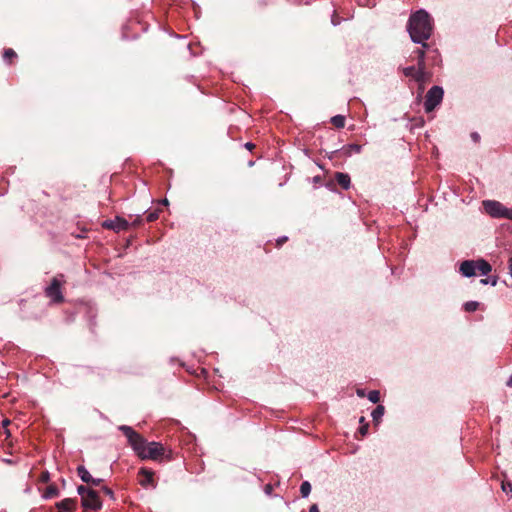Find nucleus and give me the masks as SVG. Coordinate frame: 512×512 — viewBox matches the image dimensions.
Returning <instances> with one entry per match:
<instances>
[{
    "label": "nucleus",
    "mask_w": 512,
    "mask_h": 512,
    "mask_svg": "<svg viewBox=\"0 0 512 512\" xmlns=\"http://www.w3.org/2000/svg\"><path fill=\"white\" fill-rule=\"evenodd\" d=\"M444 91L440 86H433L426 95L424 107L426 112H432L443 99Z\"/></svg>",
    "instance_id": "6"
},
{
    "label": "nucleus",
    "mask_w": 512,
    "mask_h": 512,
    "mask_svg": "<svg viewBox=\"0 0 512 512\" xmlns=\"http://www.w3.org/2000/svg\"><path fill=\"white\" fill-rule=\"evenodd\" d=\"M416 70L417 71H425L426 70L425 59L417 60Z\"/></svg>",
    "instance_id": "29"
},
{
    "label": "nucleus",
    "mask_w": 512,
    "mask_h": 512,
    "mask_svg": "<svg viewBox=\"0 0 512 512\" xmlns=\"http://www.w3.org/2000/svg\"><path fill=\"white\" fill-rule=\"evenodd\" d=\"M475 265L476 270L482 275H487L492 269L491 265L485 260H478L475 262Z\"/></svg>",
    "instance_id": "14"
},
{
    "label": "nucleus",
    "mask_w": 512,
    "mask_h": 512,
    "mask_svg": "<svg viewBox=\"0 0 512 512\" xmlns=\"http://www.w3.org/2000/svg\"><path fill=\"white\" fill-rule=\"evenodd\" d=\"M460 272L466 277H471V276L475 275V273H476L475 262L471 261V260L463 261L460 265Z\"/></svg>",
    "instance_id": "11"
},
{
    "label": "nucleus",
    "mask_w": 512,
    "mask_h": 512,
    "mask_svg": "<svg viewBox=\"0 0 512 512\" xmlns=\"http://www.w3.org/2000/svg\"><path fill=\"white\" fill-rule=\"evenodd\" d=\"M385 408L382 405H378L372 412L373 421L379 422L384 415Z\"/></svg>",
    "instance_id": "18"
},
{
    "label": "nucleus",
    "mask_w": 512,
    "mask_h": 512,
    "mask_svg": "<svg viewBox=\"0 0 512 512\" xmlns=\"http://www.w3.org/2000/svg\"><path fill=\"white\" fill-rule=\"evenodd\" d=\"M480 283L483 284V285H486L488 283H491V285L495 286L496 283H497V278L494 277L493 279H489V278H485V279H481L480 280Z\"/></svg>",
    "instance_id": "31"
},
{
    "label": "nucleus",
    "mask_w": 512,
    "mask_h": 512,
    "mask_svg": "<svg viewBox=\"0 0 512 512\" xmlns=\"http://www.w3.org/2000/svg\"><path fill=\"white\" fill-rule=\"evenodd\" d=\"M81 504L84 508V510L92 509V510H98L102 507V502L100 500V497L98 493L93 490L89 491L86 496H84L83 499H81Z\"/></svg>",
    "instance_id": "7"
},
{
    "label": "nucleus",
    "mask_w": 512,
    "mask_h": 512,
    "mask_svg": "<svg viewBox=\"0 0 512 512\" xmlns=\"http://www.w3.org/2000/svg\"><path fill=\"white\" fill-rule=\"evenodd\" d=\"M309 512H319V508L316 504H313L310 509H309Z\"/></svg>",
    "instance_id": "39"
},
{
    "label": "nucleus",
    "mask_w": 512,
    "mask_h": 512,
    "mask_svg": "<svg viewBox=\"0 0 512 512\" xmlns=\"http://www.w3.org/2000/svg\"><path fill=\"white\" fill-rule=\"evenodd\" d=\"M271 490H272V486H271V485H266V487H265V491H266L267 493H270V492H271Z\"/></svg>",
    "instance_id": "40"
},
{
    "label": "nucleus",
    "mask_w": 512,
    "mask_h": 512,
    "mask_svg": "<svg viewBox=\"0 0 512 512\" xmlns=\"http://www.w3.org/2000/svg\"><path fill=\"white\" fill-rule=\"evenodd\" d=\"M403 74L406 76V77H411L413 79H415L416 77V74H417V70H416V67L415 66H409V67H405L403 68Z\"/></svg>",
    "instance_id": "22"
},
{
    "label": "nucleus",
    "mask_w": 512,
    "mask_h": 512,
    "mask_svg": "<svg viewBox=\"0 0 512 512\" xmlns=\"http://www.w3.org/2000/svg\"><path fill=\"white\" fill-rule=\"evenodd\" d=\"M142 223V219L140 216H137L134 221L132 222V226L134 227H138L139 225H141Z\"/></svg>",
    "instance_id": "35"
},
{
    "label": "nucleus",
    "mask_w": 512,
    "mask_h": 512,
    "mask_svg": "<svg viewBox=\"0 0 512 512\" xmlns=\"http://www.w3.org/2000/svg\"><path fill=\"white\" fill-rule=\"evenodd\" d=\"M9 423H10V421H9V420H7V419L3 421V425H4V426H7Z\"/></svg>",
    "instance_id": "44"
},
{
    "label": "nucleus",
    "mask_w": 512,
    "mask_h": 512,
    "mask_svg": "<svg viewBox=\"0 0 512 512\" xmlns=\"http://www.w3.org/2000/svg\"><path fill=\"white\" fill-rule=\"evenodd\" d=\"M483 207L487 214L494 218H504L512 220V208H508L499 201H483Z\"/></svg>",
    "instance_id": "3"
},
{
    "label": "nucleus",
    "mask_w": 512,
    "mask_h": 512,
    "mask_svg": "<svg viewBox=\"0 0 512 512\" xmlns=\"http://www.w3.org/2000/svg\"><path fill=\"white\" fill-rule=\"evenodd\" d=\"M357 393H358V395H359V396H361V397H363V396H364V391H363V390H358V391H357Z\"/></svg>",
    "instance_id": "42"
},
{
    "label": "nucleus",
    "mask_w": 512,
    "mask_h": 512,
    "mask_svg": "<svg viewBox=\"0 0 512 512\" xmlns=\"http://www.w3.org/2000/svg\"><path fill=\"white\" fill-rule=\"evenodd\" d=\"M425 48L426 47L422 46V48H417L415 51H413V54L417 60L425 59Z\"/></svg>",
    "instance_id": "26"
},
{
    "label": "nucleus",
    "mask_w": 512,
    "mask_h": 512,
    "mask_svg": "<svg viewBox=\"0 0 512 512\" xmlns=\"http://www.w3.org/2000/svg\"><path fill=\"white\" fill-rule=\"evenodd\" d=\"M507 385L512 387V376L507 381Z\"/></svg>",
    "instance_id": "41"
},
{
    "label": "nucleus",
    "mask_w": 512,
    "mask_h": 512,
    "mask_svg": "<svg viewBox=\"0 0 512 512\" xmlns=\"http://www.w3.org/2000/svg\"><path fill=\"white\" fill-rule=\"evenodd\" d=\"M431 73L428 71H418L415 77V81L419 84V88L421 91L424 90V85L431 81Z\"/></svg>",
    "instance_id": "12"
},
{
    "label": "nucleus",
    "mask_w": 512,
    "mask_h": 512,
    "mask_svg": "<svg viewBox=\"0 0 512 512\" xmlns=\"http://www.w3.org/2000/svg\"><path fill=\"white\" fill-rule=\"evenodd\" d=\"M471 138L475 143H477L480 140V135L477 132H473L471 133Z\"/></svg>",
    "instance_id": "36"
},
{
    "label": "nucleus",
    "mask_w": 512,
    "mask_h": 512,
    "mask_svg": "<svg viewBox=\"0 0 512 512\" xmlns=\"http://www.w3.org/2000/svg\"><path fill=\"white\" fill-rule=\"evenodd\" d=\"M502 490L506 493L512 492V483L502 482Z\"/></svg>",
    "instance_id": "30"
},
{
    "label": "nucleus",
    "mask_w": 512,
    "mask_h": 512,
    "mask_svg": "<svg viewBox=\"0 0 512 512\" xmlns=\"http://www.w3.org/2000/svg\"><path fill=\"white\" fill-rule=\"evenodd\" d=\"M154 472L152 470L141 468L139 471V483L143 487H147L149 485L154 486Z\"/></svg>",
    "instance_id": "10"
},
{
    "label": "nucleus",
    "mask_w": 512,
    "mask_h": 512,
    "mask_svg": "<svg viewBox=\"0 0 512 512\" xmlns=\"http://www.w3.org/2000/svg\"><path fill=\"white\" fill-rule=\"evenodd\" d=\"M91 480L92 481H89L88 484L92 485V486H100V484L103 482L102 479L98 478V479H95L93 477H91Z\"/></svg>",
    "instance_id": "32"
},
{
    "label": "nucleus",
    "mask_w": 512,
    "mask_h": 512,
    "mask_svg": "<svg viewBox=\"0 0 512 512\" xmlns=\"http://www.w3.org/2000/svg\"><path fill=\"white\" fill-rule=\"evenodd\" d=\"M359 432L361 433L362 436H365L368 433V424L365 423L364 425H362L359 428Z\"/></svg>",
    "instance_id": "33"
},
{
    "label": "nucleus",
    "mask_w": 512,
    "mask_h": 512,
    "mask_svg": "<svg viewBox=\"0 0 512 512\" xmlns=\"http://www.w3.org/2000/svg\"><path fill=\"white\" fill-rule=\"evenodd\" d=\"M77 474L81 478V480L85 483H89L91 480V474L84 466H78L77 468Z\"/></svg>",
    "instance_id": "17"
},
{
    "label": "nucleus",
    "mask_w": 512,
    "mask_h": 512,
    "mask_svg": "<svg viewBox=\"0 0 512 512\" xmlns=\"http://www.w3.org/2000/svg\"><path fill=\"white\" fill-rule=\"evenodd\" d=\"M172 451L166 449L163 444L159 442H146L144 451L139 455L142 459H151L154 461H161L164 458L170 460L172 458Z\"/></svg>",
    "instance_id": "2"
},
{
    "label": "nucleus",
    "mask_w": 512,
    "mask_h": 512,
    "mask_svg": "<svg viewBox=\"0 0 512 512\" xmlns=\"http://www.w3.org/2000/svg\"><path fill=\"white\" fill-rule=\"evenodd\" d=\"M407 29L413 42L421 43L423 47H428L426 40L431 37L432 23L426 11L419 10L412 14L409 18Z\"/></svg>",
    "instance_id": "1"
},
{
    "label": "nucleus",
    "mask_w": 512,
    "mask_h": 512,
    "mask_svg": "<svg viewBox=\"0 0 512 512\" xmlns=\"http://www.w3.org/2000/svg\"><path fill=\"white\" fill-rule=\"evenodd\" d=\"M255 147H256L255 144H253L251 142H247L245 144V148L248 149L249 151H252Z\"/></svg>",
    "instance_id": "37"
},
{
    "label": "nucleus",
    "mask_w": 512,
    "mask_h": 512,
    "mask_svg": "<svg viewBox=\"0 0 512 512\" xmlns=\"http://www.w3.org/2000/svg\"><path fill=\"white\" fill-rule=\"evenodd\" d=\"M359 422H360L361 424H363V425H364V424H365V423H364V422H365V418L362 416V417L360 418Z\"/></svg>",
    "instance_id": "43"
},
{
    "label": "nucleus",
    "mask_w": 512,
    "mask_h": 512,
    "mask_svg": "<svg viewBox=\"0 0 512 512\" xmlns=\"http://www.w3.org/2000/svg\"><path fill=\"white\" fill-rule=\"evenodd\" d=\"M17 58V53L12 48H6L3 52V59L9 65L13 63V61Z\"/></svg>",
    "instance_id": "16"
},
{
    "label": "nucleus",
    "mask_w": 512,
    "mask_h": 512,
    "mask_svg": "<svg viewBox=\"0 0 512 512\" xmlns=\"http://www.w3.org/2000/svg\"><path fill=\"white\" fill-rule=\"evenodd\" d=\"M335 181L341 186L343 189L347 190L350 187L351 179L350 176L346 173L336 172L334 175Z\"/></svg>",
    "instance_id": "13"
},
{
    "label": "nucleus",
    "mask_w": 512,
    "mask_h": 512,
    "mask_svg": "<svg viewBox=\"0 0 512 512\" xmlns=\"http://www.w3.org/2000/svg\"><path fill=\"white\" fill-rule=\"evenodd\" d=\"M77 505L76 498H65L55 504L58 512H73Z\"/></svg>",
    "instance_id": "9"
},
{
    "label": "nucleus",
    "mask_w": 512,
    "mask_h": 512,
    "mask_svg": "<svg viewBox=\"0 0 512 512\" xmlns=\"http://www.w3.org/2000/svg\"><path fill=\"white\" fill-rule=\"evenodd\" d=\"M63 274H59L52 278L51 283L45 288V295L53 303L60 304L64 302V296L61 291V287L64 283L60 278H63Z\"/></svg>",
    "instance_id": "5"
},
{
    "label": "nucleus",
    "mask_w": 512,
    "mask_h": 512,
    "mask_svg": "<svg viewBox=\"0 0 512 512\" xmlns=\"http://www.w3.org/2000/svg\"><path fill=\"white\" fill-rule=\"evenodd\" d=\"M103 226L108 229H112L114 231L119 232L121 230H127L129 227V223L124 218L116 217L115 220L105 221Z\"/></svg>",
    "instance_id": "8"
},
{
    "label": "nucleus",
    "mask_w": 512,
    "mask_h": 512,
    "mask_svg": "<svg viewBox=\"0 0 512 512\" xmlns=\"http://www.w3.org/2000/svg\"><path fill=\"white\" fill-rule=\"evenodd\" d=\"M77 491H78L79 495L81 496V499H83L84 496H86V494H88L89 491H93V489L88 488L83 485H80V486H78Z\"/></svg>",
    "instance_id": "27"
},
{
    "label": "nucleus",
    "mask_w": 512,
    "mask_h": 512,
    "mask_svg": "<svg viewBox=\"0 0 512 512\" xmlns=\"http://www.w3.org/2000/svg\"><path fill=\"white\" fill-rule=\"evenodd\" d=\"M119 430L123 432V434L127 437L129 444L133 448V450L139 456L144 451V446L146 444V440L142 435L136 432L133 428L126 425H121Z\"/></svg>",
    "instance_id": "4"
},
{
    "label": "nucleus",
    "mask_w": 512,
    "mask_h": 512,
    "mask_svg": "<svg viewBox=\"0 0 512 512\" xmlns=\"http://www.w3.org/2000/svg\"><path fill=\"white\" fill-rule=\"evenodd\" d=\"M287 241V237H282L277 240V246L280 247L284 242Z\"/></svg>",
    "instance_id": "38"
},
{
    "label": "nucleus",
    "mask_w": 512,
    "mask_h": 512,
    "mask_svg": "<svg viewBox=\"0 0 512 512\" xmlns=\"http://www.w3.org/2000/svg\"><path fill=\"white\" fill-rule=\"evenodd\" d=\"M361 146L358 144H350L345 147V154L350 156L352 153H360Z\"/></svg>",
    "instance_id": "20"
},
{
    "label": "nucleus",
    "mask_w": 512,
    "mask_h": 512,
    "mask_svg": "<svg viewBox=\"0 0 512 512\" xmlns=\"http://www.w3.org/2000/svg\"><path fill=\"white\" fill-rule=\"evenodd\" d=\"M39 481L42 483H48L50 481V474L48 471H43L39 477Z\"/></svg>",
    "instance_id": "28"
},
{
    "label": "nucleus",
    "mask_w": 512,
    "mask_h": 512,
    "mask_svg": "<svg viewBox=\"0 0 512 512\" xmlns=\"http://www.w3.org/2000/svg\"><path fill=\"white\" fill-rule=\"evenodd\" d=\"M59 496V489L55 484H50L44 491L43 497L51 499Z\"/></svg>",
    "instance_id": "15"
},
{
    "label": "nucleus",
    "mask_w": 512,
    "mask_h": 512,
    "mask_svg": "<svg viewBox=\"0 0 512 512\" xmlns=\"http://www.w3.org/2000/svg\"><path fill=\"white\" fill-rule=\"evenodd\" d=\"M6 434H7V437L10 436V432L8 430L6 431Z\"/></svg>",
    "instance_id": "45"
},
{
    "label": "nucleus",
    "mask_w": 512,
    "mask_h": 512,
    "mask_svg": "<svg viewBox=\"0 0 512 512\" xmlns=\"http://www.w3.org/2000/svg\"><path fill=\"white\" fill-rule=\"evenodd\" d=\"M159 212L160 210H154L147 213L146 220L147 222H153L156 221L159 218Z\"/></svg>",
    "instance_id": "25"
},
{
    "label": "nucleus",
    "mask_w": 512,
    "mask_h": 512,
    "mask_svg": "<svg viewBox=\"0 0 512 512\" xmlns=\"http://www.w3.org/2000/svg\"><path fill=\"white\" fill-rule=\"evenodd\" d=\"M331 123L338 129L345 126V117L342 115H336L331 118Z\"/></svg>",
    "instance_id": "19"
},
{
    "label": "nucleus",
    "mask_w": 512,
    "mask_h": 512,
    "mask_svg": "<svg viewBox=\"0 0 512 512\" xmlns=\"http://www.w3.org/2000/svg\"><path fill=\"white\" fill-rule=\"evenodd\" d=\"M102 491H103L106 495H108V496H110V497H112V496H113V491H112L109 487H107V486H103V487H102Z\"/></svg>",
    "instance_id": "34"
},
{
    "label": "nucleus",
    "mask_w": 512,
    "mask_h": 512,
    "mask_svg": "<svg viewBox=\"0 0 512 512\" xmlns=\"http://www.w3.org/2000/svg\"><path fill=\"white\" fill-rule=\"evenodd\" d=\"M368 399L372 403H378L380 401V392L378 390H372L368 393Z\"/></svg>",
    "instance_id": "24"
},
{
    "label": "nucleus",
    "mask_w": 512,
    "mask_h": 512,
    "mask_svg": "<svg viewBox=\"0 0 512 512\" xmlns=\"http://www.w3.org/2000/svg\"><path fill=\"white\" fill-rule=\"evenodd\" d=\"M479 303L476 301H468L464 304V310L466 312H474L478 309Z\"/></svg>",
    "instance_id": "23"
},
{
    "label": "nucleus",
    "mask_w": 512,
    "mask_h": 512,
    "mask_svg": "<svg viewBox=\"0 0 512 512\" xmlns=\"http://www.w3.org/2000/svg\"><path fill=\"white\" fill-rule=\"evenodd\" d=\"M311 492V484L308 481H304L300 486V493L302 497H307Z\"/></svg>",
    "instance_id": "21"
}]
</instances>
